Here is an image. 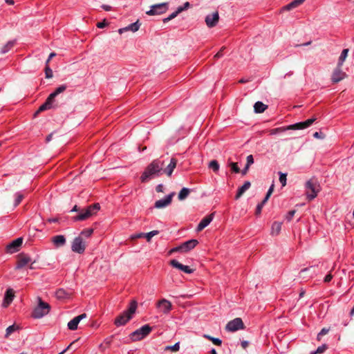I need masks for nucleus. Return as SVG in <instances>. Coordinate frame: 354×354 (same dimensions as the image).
Listing matches in <instances>:
<instances>
[{"mask_svg": "<svg viewBox=\"0 0 354 354\" xmlns=\"http://www.w3.org/2000/svg\"><path fill=\"white\" fill-rule=\"evenodd\" d=\"M225 49V47H222L220 50L214 55L215 59H218L221 57L223 55V50Z\"/></svg>", "mask_w": 354, "mask_h": 354, "instance_id": "obj_53", "label": "nucleus"}, {"mask_svg": "<svg viewBox=\"0 0 354 354\" xmlns=\"http://www.w3.org/2000/svg\"><path fill=\"white\" fill-rule=\"evenodd\" d=\"M190 7V3L189 2H185L183 6H180L178 9H181V12Z\"/></svg>", "mask_w": 354, "mask_h": 354, "instance_id": "obj_54", "label": "nucleus"}, {"mask_svg": "<svg viewBox=\"0 0 354 354\" xmlns=\"http://www.w3.org/2000/svg\"><path fill=\"white\" fill-rule=\"evenodd\" d=\"M295 210H291L290 211L287 216H286V219L288 221H290L292 218V217L294 216L295 214Z\"/></svg>", "mask_w": 354, "mask_h": 354, "instance_id": "obj_52", "label": "nucleus"}, {"mask_svg": "<svg viewBox=\"0 0 354 354\" xmlns=\"http://www.w3.org/2000/svg\"><path fill=\"white\" fill-rule=\"evenodd\" d=\"M230 167H231L232 170L235 173H239L240 169L237 165V163L236 162H230Z\"/></svg>", "mask_w": 354, "mask_h": 354, "instance_id": "obj_47", "label": "nucleus"}, {"mask_svg": "<svg viewBox=\"0 0 354 354\" xmlns=\"http://www.w3.org/2000/svg\"><path fill=\"white\" fill-rule=\"evenodd\" d=\"M306 197L309 201H312L320 192L321 187L319 181L315 178L308 180L305 185Z\"/></svg>", "mask_w": 354, "mask_h": 354, "instance_id": "obj_4", "label": "nucleus"}, {"mask_svg": "<svg viewBox=\"0 0 354 354\" xmlns=\"http://www.w3.org/2000/svg\"><path fill=\"white\" fill-rule=\"evenodd\" d=\"M282 223L281 222L275 221L272 223L271 227V234L278 235L281 231Z\"/></svg>", "mask_w": 354, "mask_h": 354, "instance_id": "obj_27", "label": "nucleus"}, {"mask_svg": "<svg viewBox=\"0 0 354 354\" xmlns=\"http://www.w3.org/2000/svg\"><path fill=\"white\" fill-rule=\"evenodd\" d=\"M181 252V249H180V245L178 246V247H176L173 249H171L170 251H169V254H172L174 252Z\"/></svg>", "mask_w": 354, "mask_h": 354, "instance_id": "obj_61", "label": "nucleus"}, {"mask_svg": "<svg viewBox=\"0 0 354 354\" xmlns=\"http://www.w3.org/2000/svg\"><path fill=\"white\" fill-rule=\"evenodd\" d=\"M14 46V42L13 41H8L2 48H1V53H6L8 52L12 47Z\"/></svg>", "mask_w": 354, "mask_h": 354, "instance_id": "obj_38", "label": "nucleus"}, {"mask_svg": "<svg viewBox=\"0 0 354 354\" xmlns=\"http://www.w3.org/2000/svg\"><path fill=\"white\" fill-rule=\"evenodd\" d=\"M14 297V290L12 288H8L5 293L3 306L4 307H7L8 305H10V304L12 301Z\"/></svg>", "mask_w": 354, "mask_h": 354, "instance_id": "obj_22", "label": "nucleus"}, {"mask_svg": "<svg viewBox=\"0 0 354 354\" xmlns=\"http://www.w3.org/2000/svg\"><path fill=\"white\" fill-rule=\"evenodd\" d=\"M244 328L245 326L241 318H235L234 319L230 321L225 326V329L230 332H235L238 330Z\"/></svg>", "mask_w": 354, "mask_h": 354, "instance_id": "obj_9", "label": "nucleus"}, {"mask_svg": "<svg viewBox=\"0 0 354 354\" xmlns=\"http://www.w3.org/2000/svg\"><path fill=\"white\" fill-rule=\"evenodd\" d=\"M177 165V160L174 158H172L170 160V162L167 166L166 168H162V171L165 173L167 176L170 177L174 170V169L176 167Z\"/></svg>", "mask_w": 354, "mask_h": 354, "instance_id": "obj_20", "label": "nucleus"}, {"mask_svg": "<svg viewBox=\"0 0 354 354\" xmlns=\"http://www.w3.org/2000/svg\"><path fill=\"white\" fill-rule=\"evenodd\" d=\"M327 349V346L326 344H323L321 346H319L315 352L310 353V354H319L324 353Z\"/></svg>", "mask_w": 354, "mask_h": 354, "instance_id": "obj_43", "label": "nucleus"}, {"mask_svg": "<svg viewBox=\"0 0 354 354\" xmlns=\"http://www.w3.org/2000/svg\"><path fill=\"white\" fill-rule=\"evenodd\" d=\"M263 207V206H262V204H259L257 205V209H256V212H255V214L257 215H259L261 214Z\"/></svg>", "mask_w": 354, "mask_h": 354, "instance_id": "obj_57", "label": "nucleus"}, {"mask_svg": "<svg viewBox=\"0 0 354 354\" xmlns=\"http://www.w3.org/2000/svg\"><path fill=\"white\" fill-rule=\"evenodd\" d=\"M82 209H80L77 205H75L73 209H71V212H80Z\"/></svg>", "mask_w": 354, "mask_h": 354, "instance_id": "obj_64", "label": "nucleus"}, {"mask_svg": "<svg viewBox=\"0 0 354 354\" xmlns=\"http://www.w3.org/2000/svg\"><path fill=\"white\" fill-rule=\"evenodd\" d=\"M22 243H23V238L22 237L17 238V239L14 240L13 241H12L10 243H9L6 246V252L8 253L12 254V253H15V252L19 251L20 247L22 245Z\"/></svg>", "mask_w": 354, "mask_h": 354, "instance_id": "obj_14", "label": "nucleus"}, {"mask_svg": "<svg viewBox=\"0 0 354 354\" xmlns=\"http://www.w3.org/2000/svg\"><path fill=\"white\" fill-rule=\"evenodd\" d=\"M218 21L219 14L218 11L207 15L205 19V24L208 28L215 27Z\"/></svg>", "mask_w": 354, "mask_h": 354, "instance_id": "obj_12", "label": "nucleus"}, {"mask_svg": "<svg viewBox=\"0 0 354 354\" xmlns=\"http://www.w3.org/2000/svg\"><path fill=\"white\" fill-rule=\"evenodd\" d=\"M165 163L159 159L153 160L150 164L147 165L140 176L142 183H146L149 180L159 176L162 171V167Z\"/></svg>", "mask_w": 354, "mask_h": 354, "instance_id": "obj_1", "label": "nucleus"}, {"mask_svg": "<svg viewBox=\"0 0 354 354\" xmlns=\"http://www.w3.org/2000/svg\"><path fill=\"white\" fill-rule=\"evenodd\" d=\"M53 102L54 100L50 96H48L45 102L43 104H41L38 109V110L35 112V116H36L37 114L42 111L51 109L53 107Z\"/></svg>", "mask_w": 354, "mask_h": 354, "instance_id": "obj_18", "label": "nucleus"}, {"mask_svg": "<svg viewBox=\"0 0 354 354\" xmlns=\"http://www.w3.org/2000/svg\"><path fill=\"white\" fill-rule=\"evenodd\" d=\"M107 23L106 22L105 20H104L103 21H101V22H98L97 24V27L99 28H104L105 26H107Z\"/></svg>", "mask_w": 354, "mask_h": 354, "instance_id": "obj_55", "label": "nucleus"}, {"mask_svg": "<svg viewBox=\"0 0 354 354\" xmlns=\"http://www.w3.org/2000/svg\"><path fill=\"white\" fill-rule=\"evenodd\" d=\"M102 8L105 10L106 11H109L111 10V7L110 6H108V5H102Z\"/></svg>", "mask_w": 354, "mask_h": 354, "instance_id": "obj_63", "label": "nucleus"}, {"mask_svg": "<svg viewBox=\"0 0 354 354\" xmlns=\"http://www.w3.org/2000/svg\"><path fill=\"white\" fill-rule=\"evenodd\" d=\"M274 185L272 184L270 187L269 188L267 194H266V196L265 197V198L263 200V201L260 203V204H262V206H263L268 201V200L269 199V198L270 197V196L272 195L273 191H274Z\"/></svg>", "mask_w": 354, "mask_h": 354, "instance_id": "obj_37", "label": "nucleus"}, {"mask_svg": "<svg viewBox=\"0 0 354 354\" xmlns=\"http://www.w3.org/2000/svg\"><path fill=\"white\" fill-rule=\"evenodd\" d=\"M315 118L308 119L304 122H298L294 124L288 125L286 127H282L269 130L270 135H275L279 133L285 132L288 130H299L309 127L315 121Z\"/></svg>", "mask_w": 354, "mask_h": 354, "instance_id": "obj_3", "label": "nucleus"}, {"mask_svg": "<svg viewBox=\"0 0 354 354\" xmlns=\"http://www.w3.org/2000/svg\"><path fill=\"white\" fill-rule=\"evenodd\" d=\"M158 233H159V231H158V230H153V231L149 232H148V233H145V238H146V239H147V241L148 242H150L151 239L153 236H156V235L158 234Z\"/></svg>", "mask_w": 354, "mask_h": 354, "instance_id": "obj_39", "label": "nucleus"}, {"mask_svg": "<svg viewBox=\"0 0 354 354\" xmlns=\"http://www.w3.org/2000/svg\"><path fill=\"white\" fill-rule=\"evenodd\" d=\"M85 248L86 245L83 238L81 236L75 238L71 245L72 250L78 254H82L84 252Z\"/></svg>", "mask_w": 354, "mask_h": 354, "instance_id": "obj_10", "label": "nucleus"}, {"mask_svg": "<svg viewBox=\"0 0 354 354\" xmlns=\"http://www.w3.org/2000/svg\"><path fill=\"white\" fill-rule=\"evenodd\" d=\"M52 242L55 247L59 248L66 244V239L64 235H56L52 237Z\"/></svg>", "mask_w": 354, "mask_h": 354, "instance_id": "obj_24", "label": "nucleus"}, {"mask_svg": "<svg viewBox=\"0 0 354 354\" xmlns=\"http://www.w3.org/2000/svg\"><path fill=\"white\" fill-rule=\"evenodd\" d=\"M66 85H64V84H63V85H60L59 86H58V87L55 89V91L53 93H52L51 94H50V95H49V96H50V97L53 100H55V97H56L57 95H59V94H60V93H62L64 92V91H66Z\"/></svg>", "mask_w": 354, "mask_h": 354, "instance_id": "obj_29", "label": "nucleus"}, {"mask_svg": "<svg viewBox=\"0 0 354 354\" xmlns=\"http://www.w3.org/2000/svg\"><path fill=\"white\" fill-rule=\"evenodd\" d=\"M140 24L139 23V21L138 20L137 21H136L135 23H133L124 28H120L118 30V32L120 34H122L123 32H127V31H131L133 32H135L136 31L138 30V29L140 28Z\"/></svg>", "mask_w": 354, "mask_h": 354, "instance_id": "obj_21", "label": "nucleus"}, {"mask_svg": "<svg viewBox=\"0 0 354 354\" xmlns=\"http://www.w3.org/2000/svg\"><path fill=\"white\" fill-rule=\"evenodd\" d=\"M180 270H182L184 272L187 273V274H191V273L194 272V270L193 269L190 268L187 266H184V265H183Z\"/></svg>", "mask_w": 354, "mask_h": 354, "instance_id": "obj_49", "label": "nucleus"}, {"mask_svg": "<svg viewBox=\"0 0 354 354\" xmlns=\"http://www.w3.org/2000/svg\"><path fill=\"white\" fill-rule=\"evenodd\" d=\"M170 265L171 266H173L174 268L179 269V270H180L183 266V264H181L180 263H179L178 261H176L175 259H172L170 261Z\"/></svg>", "mask_w": 354, "mask_h": 354, "instance_id": "obj_46", "label": "nucleus"}, {"mask_svg": "<svg viewBox=\"0 0 354 354\" xmlns=\"http://www.w3.org/2000/svg\"><path fill=\"white\" fill-rule=\"evenodd\" d=\"M279 174H280L279 181L281 183V185L283 187H284L286 185V180H287L286 176H287V175L286 174H283V173H281V172H280Z\"/></svg>", "mask_w": 354, "mask_h": 354, "instance_id": "obj_45", "label": "nucleus"}, {"mask_svg": "<svg viewBox=\"0 0 354 354\" xmlns=\"http://www.w3.org/2000/svg\"><path fill=\"white\" fill-rule=\"evenodd\" d=\"M214 217V214H211L205 217H204L197 227V231H202L205 227H207L212 221Z\"/></svg>", "mask_w": 354, "mask_h": 354, "instance_id": "obj_23", "label": "nucleus"}, {"mask_svg": "<svg viewBox=\"0 0 354 354\" xmlns=\"http://www.w3.org/2000/svg\"><path fill=\"white\" fill-rule=\"evenodd\" d=\"M179 349H180V344H179V342L176 343L173 346H167L165 348V351H174V352L178 351Z\"/></svg>", "mask_w": 354, "mask_h": 354, "instance_id": "obj_41", "label": "nucleus"}, {"mask_svg": "<svg viewBox=\"0 0 354 354\" xmlns=\"http://www.w3.org/2000/svg\"><path fill=\"white\" fill-rule=\"evenodd\" d=\"M348 49H344L339 57V61H338V63L337 64H339V66H342L343 64V62H344V60L346 59L347 55H348Z\"/></svg>", "mask_w": 354, "mask_h": 354, "instance_id": "obj_34", "label": "nucleus"}, {"mask_svg": "<svg viewBox=\"0 0 354 354\" xmlns=\"http://www.w3.org/2000/svg\"><path fill=\"white\" fill-rule=\"evenodd\" d=\"M306 0H293L291 3H290L289 4L286 6L284 7V9L286 10H290L299 6V5L303 3Z\"/></svg>", "mask_w": 354, "mask_h": 354, "instance_id": "obj_28", "label": "nucleus"}, {"mask_svg": "<svg viewBox=\"0 0 354 354\" xmlns=\"http://www.w3.org/2000/svg\"><path fill=\"white\" fill-rule=\"evenodd\" d=\"M212 342L214 344L217 346H221L222 344V341L218 338L214 337Z\"/></svg>", "mask_w": 354, "mask_h": 354, "instance_id": "obj_56", "label": "nucleus"}, {"mask_svg": "<svg viewBox=\"0 0 354 354\" xmlns=\"http://www.w3.org/2000/svg\"><path fill=\"white\" fill-rule=\"evenodd\" d=\"M137 307V301L136 300H132L129 304L128 309L119 315L115 319L114 324L118 327L126 325L129 321L132 319L133 314H135L136 311Z\"/></svg>", "mask_w": 354, "mask_h": 354, "instance_id": "obj_2", "label": "nucleus"}, {"mask_svg": "<svg viewBox=\"0 0 354 354\" xmlns=\"http://www.w3.org/2000/svg\"><path fill=\"white\" fill-rule=\"evenodd\" d=\"M333 276L331 274H327L324 278V282L328 283L331 281Z\"/></svg>", "mask_w": 354, "mask_h": 354, "instance_id": "obj_58", "label": "nucleus"}, {"mask_svg": "<svg viewBox=\"0 0 354 354\" xmlns=\"http://www.w3.org/2000/svg\"><path fill=\"white\" fill-rule=\"evenodd\" d=\"M175 195V192H171L165 198L157 201L155 203L154 207L158 209L163 208L171 204L172 198Z\"/></svg>", "mask_w": 354, "mask_h": 354, "instance_id": "obj_15", "label": "nucleus"}, {"mask_svg": "<svg viewBox=\"0 0 354 354\" xmlns=\"http://www.w3.org/2000/svg\"><path fill=\"white\" fill-rule=\"evenodd\" d=\"M15 196H16V198H15V204H14L15 207H17L21 202L23 198H24V194L20 192H17Z\"/></svg>", "mask_w": 354, "mask_h": 354, "instance_id": "obj_40", "label": "nucleus"}, {"mask_svg": "<svg viewBox=\"0 0 354 354\" xmlns=\"http://www.w3.org/2000/svg\"><path fill=\"white\" fill-rule=\"evenodd\" d=\"M75 343V342H73L72 343H71L66 349H64L63 351H62L59 354H64L67 350L71 349Z\"/></svg>", "mask_w": 354, "mask_h": 354, "instance_id": "obj_60", "label": "nucleus"}, {"mask_svg": "<svg viewBox=\"0 0 354 354\" xmlns=\"http://www.w3.org/2000/svg\"><path fill=\"white\" fill-rule=\"evenodd\" d=\"M313 136H314V138H318V139L324 138V136H322V133H319V132L314 133Z\"/></svg>", "mask_w": 354, "mask_h": 354, "instance_id": "obj_62", "label": "nucleus"}, {"mask_svg": "<svg viewBox=\"0 0 354 354\" xmlns=\"http://www.w3.org/2000/svg\"><path fill=\"white\" fill-rule=\"evenodd\" d=\"M346 77V74L342 71V66L337 64V67L333 72L331 80L333 83H337Z\"/></svg>", "mask_w": 354, "mask_h": 354, "instance_id": "obj_13", "label": "nucleus"}, {"mask_svg": "<svg viewBox=\"0 0 354 354\" xmlns=\"http://www.w3.org/2000/svg\"><path fill=\"white\" fill-rule=\"evenodd\" d=\"M251 186L249 181H245L244 184L238 189L237 194L235 196L236 199H239Z\"/></svg>", "mask_w": 354, "mask_h": 354, "instance_id": "obj_25", "label": "nucleus"}, {"mask_svg": "<svg viewBox=\"0 0 354 354\" xmlns=\"http://www.w3.org/2000/svg\"><path fill=\"white\" fill-rule=\"evenodd\" d=\"M209 168L212 169L215 173L218 172L220 168L219 164L217 160H212L209 162Z\"/></svg>", "mask_w": 354, "mask_h": 354, "instance_id": "obj_33", "label": "nucleus"}, {"mask_svg": "<svg viewBox=\"0 0 354 354\" xmlns=\"http://www.w3.org/2000/svg\"><path fill=\"white\" fill-rule=\"evenodd\" d=\"M177 165V160L174 158H172L170 160V162L167 166L166 168H162V171L165 173L167 176L170 177L174 170V169L176 167Z\"/></svg>", "mask_w": 354, "mask_h": 354, "instance_id": "obj_19", "label": "nucleus"}, {"mask_svg": "<svg viewBox=\"0 0 354 354\" xmlns=\"http://www.w3.org/2000/svg\"><path fill=\"white\" fill-rule=\"evenodd\" d=\"M45 77L48 79L53 77V71L48 65L45 67Z\"/></svg>", "mask_w": 354, "mask_h": 354, "instance_id": "obj_44", "label": "nucleus"}, {"mask_svg": "<svg viewBox=\"0 0 354 354\" xmlns=\"http://www.w3.org/2000/svg\"><path fill=\"white\" fill-rule=\"evenodd\" d=\"M19 328V327L18 326L15 325V324H13L12 326H8L6 328V333L5 337L6 338L8 337L9 335H10L11 333H12L13 332L17 330Z\"/></svg>", "mask_w": 354, "mask_h": 354, "instance_id": "obj_35", "label": "nucleus"}, {"mask_svg": "<svg viewBox=\"0 0 354 354\" xmlns=\"http://www.w3.org/2000/svg\"><path fill=\"white\" fill-rule=\"evenodd\" d=\"M329 331V328H324L321 330V331L317 335V339L319 341L321 339V337L326 335Z\"/></svg>", "mask_w": 354, "mask_h": 354, "instance_id": "obj_48", "label": "nucleus"}, {"mask_svg": "<svg viewBox=\"0 0 354 354\" xmlns=\"http://www.w3.org/2000/svg\"><path fill=\"white\" fill-rule=\"evenodd\" d=\"M156 190L157 192H163V185L162 184L158 185L156 187Z\"/></svg>", "mask_w": 354, "mask_h": 354, "instance_id": "obj_59", "label": "nucleus"}, {"mask_svg": "<svg viewBox=\"0 0 354 354\" xmlns=\"http://www.w3.org/2000/svg\"><path fill=\"white\" fill-rule=\"evenodd\" d=\"M181 12V9H178L172 12L168 17L167 18H165L162 21H163V23H167L168 21H169L170 20L174 19L176 17L178 16V14H180Z\"/></svg>", "mask_w": 354, "mask_h": 354, "instance_id": "obj_36", "label": "nucleus"}, {"mask_svg": "<svg viewBox=\"0 0 354 354\" xmlns=\"http://www.w3.org/2000/svg\"><path fill=\"white\" fill-rule=\"evenodd\" d=\"M93 232V230L92 228H87L82 231L80 236L89 237Z\"/></svg>", "mask_w": 354, "mask_h": 354, "instance_id": "obj_42", "label": "nucleus"}, {"mask_svg": "<svg viewBox=\"0 0 354 354\" xmlns=\"http://www.w3.org/2000/svg\"><path fill=\"white\" fill-rule=\"evenodd\" d=\"M156 306L165 314L168 313L172 307L171 303L165 299L158 301Z\"/></svg>", "mask_w": 354, "mask_h": 354, "instance_id": "obj_16", "label": "nucleus"}, {"mask_svg": "<svg viewBox=\"0 0 354 354\" xmlns=\"http://www.w3.org/2000/svg\"><path fill=\"white\" fill-rule=\"evenodd\" d=\"M246 165L248 167H250L251 165H252L254 163V158L252 156V155H249L247 156L246 158Z\"/></svg>", "mask_w": 354, "mask_h": 354, "instance_id": "obj_50", "label": "nucleus"}, {"mask_svg": "<svg viewBox=\"0 0 354 354\" xmlns=\"http://www.w3.org/2000/svg\"><path fill=\"white\" fill-rule=\"evenodd\" d=\"M80 319H78L77 317H74L72 320H71L68 323V329L71 330H75L77 329L78 324L80 323Z\"/></svg>", "mask_w": 354, "mask_h": 354, "instance_id": "obj_31", "label": "nucleus"}, {"mask_svg": "<svg viewBox=\"0 0 354 354\" xmlns=\"http://www.w3.org/2000/svg\"><path fill=\"white\" fill-rule=\"evenodd\" d=\"M56 297L59 299H64L70 297V294L64 289H59L55 292Z\"/></svg>", "mask_w": 354, "mask_h": 354, "instance_id": "obj_32", "label": "nucleus"}, {"mask_svg": "<svg viewBox=\"0 0 354 354\" xmlns=\"http://www.w3.org/2000/svg\"><path fill=\"white\" fill-rule=\"evenodd\" d=\"M151 330L152 328L148 324L145 325L131 333V339L133 341L141 340L147 336L151 333Z\"/></svg>", "mask_w": 354, "mask_h": 354, "instance_id": "obj_7", "label": "nucleus"}, {"mask_svg": "<svg viewBox=\"0 0 354 354\" xmlns=\"http://www.w3.org/2000/svg\"><path fill=\"white\" fill-rule=\"evenodd\" d=\"M100 209L99 203H94L86 209H82L80 213L73 217V221H81L89 218L93 215L95 214Z\"/></svg>", "mask_w": 354, "mask_h": 354, "instance_id": "obj_5", "label": "nucleus"}, {"mask_svg": "<svg viewBox=\"0 0 354 354\" xmlns=\"http://www.w3.org/2000/svg\"><path fill=\"white\" fill-rule=\"evenodd\" d=\"M191 191L189 189L183 187L179 192L178 198L179 201H183L189 196Z\"/></svg>", "mask_w": 354, "mask_h": 354, "instance_id": "obj_30", "label": "nucleus"}, {"mask_svg": "<svg viewBox=\"0 0 354 354\" xmlns=\"http://www.w3.org/2000/svg\"><path fill=\"white\" fill-rule=\"evenodd\" d=\"M198 243V241L196 239H191L181 244L180 249L182 252H187L194 248Z\"/></svg>", "mask_w": 354, "mask_h": 354, "instance_id": "obj_17", "label": "nucleus"}, {"mask_svg": "<svg viewBox=\"0 0 354 354\" xmlns=\"http://www.w3.org/2000/svg\"><path fill=\"white\" fill-rule=\"evenodd\" d=\"M17 266L15 267L16 270L22 269L26 266L28 265L30 262H31L30 257L24 253L19 254L17 255Z\"/></svg>", "mask_w": 354, "mask_h": 354, "instance_id": "obj_11", "label": "nucleus"}, {"mask_svg": "<svg viewBox=\"0 0 354 354\" xmlns=\"http://www.w3.org/2000/svg\"><path fill=\"white\" fill-rule=\"evenodd\" d=\"M140 238H145V233L141 232V233L135 234L132 235L131 237V239L132 240L140 239Z\"/></svg>", "mask_w": 354, "mask_h": 354, "instance_id": "obj_51", "label": "nucleus"}, {"mask_svg": "<svg viewBox=\"0 0 354 354\" xmlns=\"http://www.w3.org/2000/svg\"><path fill=\"white\" fill-rule=\"evenodd\" d=\"M169 8V3H161L152 5L150 10L146 12L148 15H161L167 11Z\"/></svg>", "mask_w": 354, "mask_h": 354, "instance_id": "obj_8", "label": "nucleus"}, {"mask_svg": "<svg viewBox=\"0 0 354 354\" xmlns=\"http://www.w3.org/2000/svg\"><path fill=\"white\" fill-rule=\"evenodd\" d=\"M37 300L38 304L34 308L32 316L35 319H40L48 314L50 306L48 303L44 302L40 297H38Z\"/></svg>", "mask_w": 354, "mask_h": 354, "instance_id": "obj_6", "label": "nucleus"}, {"mask_svg": "<svg viewBox=\"0 0 354 354\" xmlns=\"http://www.w3.org/2000/svg\"><path fill=\"white\" fill-rule=\"evenodd\" d=\"M268 108V106L264 104L261 102H257L254 105V112L257 113H261L264 112L266 109Z\"/></svg>", "mask_w": 354, "mask_h": 354, "instance_id": "obj_26", "label": "nucleus"}]
</instances>
